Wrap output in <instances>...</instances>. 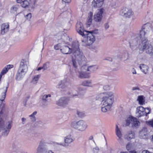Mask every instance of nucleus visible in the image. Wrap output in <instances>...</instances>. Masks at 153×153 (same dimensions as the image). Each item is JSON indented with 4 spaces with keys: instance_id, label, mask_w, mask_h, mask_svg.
Segmentation results:
<instances>
[{
    "instance_id": "ddd939ff",
    "label": "nucleus",
    "mask_w": 153,
    "mask_h": 153,
    "mask_svg": "<svg viewBox=\"0 0 153 153\" xmlns=\"http://www.w3.org/2000/svg\"><path fill=\"white\" fill-rule=\"evenodd\" d=\"M13 65H8L5 66L2 70L0 74V79H1L3 75L6 74L9 69L12 68Z\"/></svg>"
},
{
    "instance_id": "7c9ffc66",
    "label": "nucleus",
    "mask_w": 153,
    "mask_h": 153,
    "mask_svg": "<svg viewBox=\"0 0 153 153\" xmlns=\"http://www.w3.org/2000/svg\"><path fill=\"white\" fill-rule=\"evenodd\" d=\"M37 114V112L35 111L32 114L30 115V117L32 121H34L36 120V118L34 115H36Z\"/></svg>"
},
{
    "instance_id": "4468645a",
    "label": "nucleus",
    "mask_w": 153,
    "mask_h": 153,
    "mask_svg": "<svg viewBox=\"0 0 153 153\" xmlns=\"http://www.w3.org/2000/svg\"><path fill=\"white\" fill-rule=\"evenodd\" d=\"M104 1V0H94L92 2V5L94 7H100L102 6Z\"/></svg>"
},
{
    "instance_id": "a211bd4d",
    "label": "nucleus",
    "mask_w": 153,
    "mask_h": 153,
    "mask_svg": "<svg viewBox=\"0 0 153 153\" xmlns=\"http://www.w3.org/2000/svg\"><path fill=\"white\" fill-rule=\"evenodd\" d=\"M140 68L142 72L146 74L148 72L149 70V67L147 65L142 64L140 66Z\"/></svg>"
},
{
    "instance_id": "9d476101",
    "label": "nucleus",
    "mask_w": 153,
    "mask_h": 153,
    "mask_svg": "<svg viewBox=\"0 0 153 153\" xmlns=\"http://www.w3.org/2000/svg\"><path fill=\"white\" fill-rule=\"evenodd\" d=\"M103 9L102 8L99 10L97 13L94 16V20L97 22L101 21L102 18V14L103 12Z\"/></svg>"
},
{
    "instance_id": "39448f33",
    "label": "nucleus",
    "mask_w": 153,
    "mask_h": 153,
    "mask_svg": "<svg viewBox=\"0 0 153 153\" xmlns=\"http://www.w3.org/2000/svg\"><path fill=\"white\" fill-rule=\"evenodd\" d=\"M3 114V112L2 110H1L0 112V128L2 129V130H4L6 129L8 130H6L5 131V133H3L4 135H5V133H7L6 135H7L8 133L9 130L12 126V121H9L8 122V124H7V126L5 127L4 124V122L2 119V117Z\"/></svg>"
},
{
    "instance_id": "f257e3e1",
    "label": "nucleus",
    "mask_w": 153,
    "mask_h": 153,
    "mask_svg": "<svg viewBox=\"0 0 153 153\" xmlns=\"http://www.w3.org/2000/svg\"><path fill=\"white\" fill-rule=\"evenodd\" d=\"M61 52L64 54H68L73 53L74 55L77 59L78 64L79 65H82V63L86 61V59L84 56L82 55V53L80 51L79 45L78 43H74L72 44L71 48H70L68 46H63L60 48Z\"/></svg>"
},
{
    "instance_id": "412c9836",
    "label": "nucleus",
    "mask_w": 153,
    "mask_h": 153,
    "mask_svg": "<svg viewBox=\"0 0 153 153\" xmlns=\"http://www.w3.org/2000/svg\"><path fill=\"white\" fill-rule=\"evenodd\" d=\"M29 4L30 3L27 0H23L21 5L22 7L24 8H26L28 7Z\"/></svg>"
},
{
    "instance_id": "cd10ccee",
    "label": "nucleus",
    "mask_w": 153,
    "mask_h": 153,
    "mask_svg": "<svg viewBox=\"0 0 153 153\" xmlns=\"http://www.w3.org/2000/svg\"><path fill=\"white\" fill-rule=\"evenodd\" d=\"M91 82L89 80H85L83 81L82 83V85L86 86H90L91 85Z\"/></svg>"
},
{
    "instance_id": "6ab92c4d",
    "label": "nucleus",
    "mask_w": 153,
    "mask_h": 153,
    "mask_svg": "<svg viewBox=\"0 0 153 153\" xmlns=\"http://www.w3.org/2000/svg\"><path fill=\"white\" fill-rule=\"evenodd\" d=\"M25 60L23 59H22L20 63V66L19 70H22V69H25L27 67V71L28 70V67L27 65H25L24 63Z\"/></svg>"
},
{
    "instance_id": "6e6552de",
    "label": "nucleus",
    "mask_w": 153,
    "mask_h": 153,
    "mask_svg": "<svg viewBox=\"0 0 153 153\" xmlns=\"http://www.w3.org/2000/svg\"><path fill=\"white\" fill-rule=\"evenodd\" d=\"M137 109L138 111L137 114L138 117L144 115L147 116L148 114L150 113V109L149 108H144L142 106L137 107Z\"/></svg>"
},
{
    "instance_id": "f704fd0d",
    "label": "nucleus",
    "mask_w": 153,
    "mask_h": 153,
    "mask_svg": "<svg viewBox=\"0 0 153 153\" xmlns=\"http://www.w3.org/2000/svg\"><path fill=\"white\" fill-rule=\"evenodd\" d=\"M61 47L60 44H58L54 46V48L56 50H58L59 49H60Z\"/></svg>"
},
{
    "instance_id": "473e14b6",
    "label": "nucleus",
    "mask_w": 153,
    "mask_h": 153,
    "mask_svg": "<svg viewBox=\"0 0 153 153\" xmlns=\"http://www.w3.org/2000/svg\"><path fill=\"white\" fill-rule=\"evenodd\" d=\"M77 114L78 116L80 117H84L85 116V113L82 112H80L79 111H77Z\"/></svg>"
},
{
    "instance_id": "2eb2a0df",
    "label": "nucleus",
    "mask_w": 153,
    "mask_h": 153,
    "mask_svg": "<svg viewBox=\"0 0 153 153\" xmlns=\"http://www.w3.org/2000/svg\"><path fill=\"white\" fill-rule=\"evenodd\" d=\"M9 25L7 23H3L1 25V34L4 35L9 30Z\"/></svg>"
},
{
    "instance_id": "8fccbe9b",
    "label": "nucleus",
    "mask_w": 153,
    "mask_h": 153,
    "mask_svg": "<svg viewBox=\"0 0 153 153\" xmlns=\"http://www.w3.org/2000/svg\"><path fill=\"white\" fill-rule=\"evenodd\" d=\"M106 60H109L110 61H112V59L111 58H109V59H106Z\"/></svg>"
},
{
    "instance_id": "1a4fd4ad",
    "label": "nucleus",
    "mask_w": 153,
    "mask_h": 153,
    "mask_svg": "<svg viewBox=\"0 0 153 153\" xmlns=\"http://www.w3.org/2000/svg\"><path fill=\"white\" fill-rule=\"evenodd\" d=\"M149 29V26L147 24H145L142 26L141 30L140 31L139 35V37L141 39L142 41L145 39H147L145 38V36Z\"/></svg>"
},
{
    "instance_id": "c756f323",
    "label": "nucleus",
    "mask_w": 153,
    "mask_h": 153,
    "mask_svg": "<svg viewBox=\"0 0 153 153\" xmlns=\"http://www.w3.org/2000/svg\"><path fill=\"white\" fill-rule=\"evenodd\" d=\"M133 14V13L132 10L130 9H128V11L127 12L124 16L125 17H130Z\"/></svg>"
},
{
    "instance_id": "79ce46f5",
    "label": "nucleus",
    "mask_w": 153,
    "mask_h": 153,
    "mask_svg": "<svg viewBox=\"0 0 153 153\" xmlns=\"http://www.w3.org/2000/svg\"><path fill=\"white\" fill-rule=\"evenodd\" d=\"M104 89L105 90H107L109 89V87L108 85L104 86L103 87Z\"/></svg>"
},
{
    "instance_id": "b1692460",
    "label": "nucleus",
    "mask_w": 153,
    "mask_h": 153,
    "mask_svg": "<svg viewBox=\"0 0 153 153\" xmlns=\"http://www.w3.org/2000/svg\"><path fill=\"white\" fill-rule=\"evenodd\" d=\"M129 8L126 7H123V9L120 11V13L122 15L124 16L127 12L128 11Z\"/></svg>"
},
{
    "instance_id": "aec40b11",
    "label": "nucleus",
    "mask_w": 153,
    "mask_h": 153,
    "mask_svg": "<svg viewBox=\"0 0 153 153\" xmlns=\"http://www.w3.org/2000/svg\"><path fill=\"white\" fill-rule=\"evenodd\" d=\"M137 100L140 105H142L145 104V101L143 96H139L138 97Z\"/></svg>"
},
{
    "instance_id": "37998d69",
    "label": "nucleus",
    "mask_w": 153,
    "mask_h": 153,
    "mask_svg": "<svg viewBox=\"0 0 153 153\" xmlns=\"http://www.w3.org/2000/svg\"><path fill=\"white\" fill-rule=\"evenodd\" d=\"M23 0H16V3L22 4L23 1Z\"/></svg>"
},
{
    "instance_id": "09e8293b",
    "label": "nucleus",
    "mask_w": 153,
    "mask_h": 153,
    "mask_svg": "<svg viewBox=\"0 0 153 153\" xmlns=\"http://www.w3.org/2000/svg\"><path fill=\"white\" fill-rule=\"evenodd\" d=\"M151 141L153 143V135L152 136V138L151 139Z\"/></svg>"
},
{
    "instance_id": "a878e982",
    "label": "nucleus",
    "mask_w": 153,
    "mask_h": 153,
    "mask_svg": "<svg viewBox=\"0 0 153 153\" xmlns=\"http://www.w3.org/2000/svg\"><path fill=\"white\" fill-rule=\"evenodd\" d=\"M19 5H13L10 8V10L12 13H16L18 10Z\"/></svg>"
},
{
    "instance_id": "7ed1b4c3",
    "label": "nucleus",
    "mask_w": 153,
    "mask_h": 153,
    "mask_svg": "<svg viewBox=\"0 0 153 153\" xmlns=\"http://www.w3.org/2000/svg\"><path fill=\"white\" fill-rule=\"evenodd\" d=\"M102 97L103 103L101 108V110L102 111L105 112L110 110L113 103V94L111 92H106L98 95L97 97L99 99Z\"/></svg>"
},
{
    "instance_id": "603ef678",
    "label": "nucleus",
    "mask_w": 153,
    "mask_h": 153,
    "mask_svg": "<svg viewBox=\"0 0 153 153\" xmlns=\"http://www.w3.org/2000/svg\"><path fill=\"white\" fill-rule=\"evenodd\" d=\"M48 153H54L52 151L49 150L48 151Z\"/></svg>"
},
{
    "instance_id": "f3484780",
    "label": "nucleus",
    "mask_w": 153,
    "mask_h": 153,
    "mask_svg": "<svg viewBox=\"0 0 153 153\" xmlns=\"http://www.w3.org/2000/svg\"><path fill=\"white\" fill-rule=\"evenodd\" d=\"M78 76L80 78H89L90 77V74L85 72H79Z\"/></svg>"
},
{
    "instance_id": "ea45409f",
    "label": "nucleus",
    "mask_w": 153,
    "mask_h": 153,
    "mask_svg": "<svg viewBox=\"0 0 153 153\" xmlns=\"http://www.w3.org/2000/svg\"><path fill=\"white\" fill-rule=\"evenodd\" d=\"M31 13H29L26 15V18L27 19L30 20L31 17Z\"/></svg>"
},
{
    "instance_id": "bf43d9fd",
    "label": "nucleus",
    "mask_w": 153,
    "mask_h": 153,
    "mask_svg": "<svg viewBox=\"0 0 153 153\" xmlns=\"http://www.w3.org/2000/svg\"><path fill=\"white\" fill-rule=\"evenodd\" d=\"M146 111V112H148V111L147 110V111Z\"/></svg>"
},
{
    "instance_id": "5fc2aeb1",
    "label": "nucleus",
    "mask_w": 153,
    "mask_h": 153,
    "mask_svg": "<svg viewBox=\"0 0 153 153\" xmlns=\"http://www.w3.org/2000/svg\"><path fill=\"white\" fill-rule=\"evenodd\" d=\"M86 66V65H83L82 66V67H81V69L82 70V68L84 67L85 66Z\"/></svg>"
},
{
    "instance_id": "4d7b16f0",
    "label": "nucleus",
    "mask_w": 153,
    "mask_h": 153,
    "mask_svg": "<svg viewBox=\"0 0 153 153\" xmlns=\"http://www.w3.org/2000/svg\"><path fill=\"white\" fill-rule=\"evenodd\" d=\"M136 72H135V73H133V74H134V73H135V74H136Z\"/></svg>"
},
{
    "instance_id": "6e6d98bb",
    "label": "nucleus",
    "mask_w": 153,
    "mask_h": 153,
    "mask_svg": "<svg viewBox=\"0 0 153 153\" xmlns=\"http://www.w3.org/2000/svg\"><path fill=\"white\" fill-rule=\"evenodd\" d=\"M120 153H128L126 152H121Z\"/></svg>"
},
{
    "instance_id": "de8ad7c7",
    "label": "nucleus",
    "mask_w": 153,
    "mask_h": 153,
    "mask_svg": "<svg viewBox=\"0 0 153 153\" xmlns=\"http://www.w3.org/2000/svg\"><path fill=\"white\" fill-rule=\"evenodd\" d=\"M129 153H137V152L134 150H132L129 152Z\"/></svg>"
},
{
    "instance_id": "bb28decb",
    "label": "nucleus",
    "mask_w": 153,
    "mask_h": 153,
    "mask_svg": "<svg viewBox=\"0 0 153 153\" xmlns=\"http://www.w3.org/2000/svg\"><path fill=\"white\" fill-rule=\"evenodd\" d=\"M7 88L4 92L2 93L1 95H0V100L1 101H3L5 99L6 97V93L7 92Z\"/></svg>"
},
{
    "instance_id": "20e7f679",
    "label": "nucleus",
    "mask_w": 153,
    "mask_h": 153,
    "mask_svg": "<svg viewBox=\"0 0 153 153\" xmlns=\"http://www.w3.org/2000/svg\"><path fill=\"white\" fill-rule=\"evenodd\" d=\"M140 51H142L145 50L146 53L149 54L153 53V48L152 45L149 43L147 39H145L142 41L141 44L138 46Z\"/></svg>"
},
{
    "instance_id": "58836bf2",
    "label": "nucleus",
    "mask_w": 153,
    "mask_h": 153,
    "mask_svg": "<svg viewBox=\"0 0 153 153\" xmlns=\"http://www.w3.org/2000/svg\"><path fill=\"white\" fill-rule=\"evenodd\" d=\"M76 60V59H73L72 60L73 66L75 68H76L77 67Z\"/></svg>"
},
{
    "instance_id": "2f4dec72",
    "label": "nucleus",
    "mask_w": 153,
    "mask_h": 153,
    "mask_svg": "<svg viewBox=\"0 0 153 153\" xmlns=\"http://www.w3.org/2000/svg\"><path fill=\"white\" fill-rule=\"evenodd\" d=\"M147 124L153 128V119L151 120L146 121Z\"/></svg>"
},
{
    "instance_id": "f03ea898",
    "label": "nucleus",
    "mask_w": 153,
    "mask_h": 153,
    "mask_svg": "<svg viewBox=\"0 0 153 153\" xmlns=\"http://www.w3.org/2000/svg\"><path fill=\"white\" fill-rule=\"evenodd\" d=\"M76 30L77 32L82 36L86 35L87 36V39L86 42L87 46L92 45L95 41V38L94 34H97L98 30H95L92 31H88L85 30L82 23L80 22H78L76 25Z\"/></svg>"
},
{
    "instance_id": "4c0bfd02",
    "label": "nucleus",
    "mask_w": 153,
    "mask_h": 153,
    "mask_svg": "<svg viewBox=\"0 0 153 153\" xmlns=\"http://www.w3.org/2000/svg\"><path fill=\"white\" fill-rule=\"evenodd\" d=\"M51 95L50 94L44 95L42 97V100H46V99L48 97H50Z\"/></svg>"
},
{
    "instance_id": "4be33fe9",
    "label": "nucleus",
    "mask_w": 153,
    "mask_h": 153,
    "mask_svg": "<svg viewBox=\"0 0 153 153\" xmlns=\"http://www.w3.org/2000/svg\"><path fill=\"white\" fill-rule=\"evenodd\" d=\"M134 135L132 132L131 131V133H128L126 136L125 137V139H127L128 140H131L132 138H134Z\"/></svg>"
},
{
    "instance_id": "f8f14e48",
    "label": "nucleus",
    "mask_w": 153,
    "mask_h": 153,
    "mask_svg": "<svg viewBox=\"0 0 153 153\" xmlns=\"http://www.w3.org/2000/svg\"><path fill=\"white\" fill-rule=\"evenodd\" d=\"M20 72H18L16 75V79L17 80H20L23 77V76H24L27 72V67L25 69H22L20 70Z\"/></svg>"
},
{
    "instance_id": "3c124183",
    "label": "nucleus",
    "mask_w": 153,
    "mask_h": 153,
    "mask_svg": "<svg viewBox=\"0 0 153 153\" xmlns=\"http://www.w3.org/2000/svg\"><path fill=\"white\" fill-rule=\"evenodd\" d=\"M93 136H91L90 137L89 139V140H91L92 139H93Z\"/></svg>"
},
{
    "instance_id": "c9c22d12",
    "label": "nucleus",
    "mask_w": 153,
    "mask_h": 153,
    "mask_svg": "<svg viewBox=\"0 0 153 153\" xmlns=\"http://www.w3.org/2000/svg\"><path fill=\"white\" fill-rule=\"evenodd\" d=\"M46 68V64H43V66L42 67H39L38 68L37 70L39 71V70H41L42 69H45Z\"/></svg>"
},
{
    "instance_id": "13d9d810",
    "label": "nucleus",
    "mask_w": 153,
    "mask_h": 153,
    "mask_svg": "<svg viewBox=\"0 0 153 153\" xmlns=\"http://www.w3.org/2000/svg\"><path fill=\"white\" fill-rule=\"evenodd\" d=\"M130 47H131V45H130Z\"/></svg>"
},
{
    "instance_id": "423d86ee",
    "label": "nucleus",
    "mask_w": 153,
    "mask_h": 153,
    "mask_svg": "<svg viewBox=\"0 0 153 153\" xmlns=\"http://www.w3.org/2000/svg\"><path fill=\"white\" fill-rule=\"evenodd\" d=\"M130 124L132 127H137L140 125V123L138 120L133 117H129L126 120V125L128 126Z\"/></svg>"
},
{
    "instance_id": "a18cd8bd",
    "label": "nucleus",
    "mask_w": 153,
    "mask_h": 153,
    "mask_svg": "<svg viewBox=\"0 0 153 153\" xmlns=\"http://www.w3.org/2000/svg\"><path fill=\"white\" fill-rule=\"evenodd\" d=\"M139 87H133V88L132 89V90H133V91H134L136 90H139Z\"/></svg>"
},
{
    "instance_id": "c85d7f7f",
    "label": "nucleus",
    "mask_w": 153,
    "mask_h": 153,
    "mask_svg": "<svg viewBox=\"0 0 153 153\" xmlns=\"http://www.w3.org/2000/svg\"><path fill=\"white\" fill-rule=\"evenodd\" d=\"M73 141L72 139L71 138V135H69L67 136L66 139L65 140V143H69Z\"/></svg>"
},
{
    "instance_id": "49530a36",
    "label": "nucleus",
    "mask_w": 153,
    "mask_h": 153,
    "mask_svg": "<svg viewBox=\"0 0 153 153\" xmlns=\"http://www.w3.org/2000/svg\"><path fill=\"white\" fill-rule=\"evenodd\" d=\"M105 27L106 29H108L109 27V25L108 24L106 23L105 25Z\"/></svg>"
},
{
    "instance_id": "72a5a7b5",
    "label": "nucleus",
    "mask_w": 153,
    "mask_h": 153,
    "mask_svg": "<svg viewBox=\"0 0 153 153\" xmlns=\"http://www.w3.org/2000/svg\"><path fill=\"white\" fill-rule=\"evenodd\" d=\"M94 70V66L88 67L87 70V71H90L91 72L93 71Z\"/></svg>"
},
{
    "instance_id": "0eeeda50",
    "label": "nucleus",
    "mask_w": 153,
    "mask_h": 153,
    "mask_svg": "<svg viewBox=\"0 0 153 153\" xmlns=\"http://www.w3.org/2000/svg\"><path fill=\"white\" fill-rule=\"evenodd\" d=\"M72 125L74 128L81 131L85 130L87 127L85 123L83 120H80L77 122L73 123Z\"/></svg>"
},
{
    "instance_id": "393cba45",
    "label": "nucleus",
    "mask_w": 153,
    "mask_h": 153,
    "mask_svg": "<svg viewBox=\"0 0 153 153\" xmlns=\"http://www.w3.org/2000/svg\"><path fill=\"white\" fill-rule=\"evenodd\" d=\"M43 143L42 141V140L40 142L39 146L37 149V153H40L43 150V148L42 147L43 146Z\"/></svg>"
},
{
    "instance_id": "c03bdc74",
    "label": "nucleus",
    "mask_w": 153,
    "mask_h": 153,
    "mask_svg": "<svg viewBox=\"0 0 153 153\" xmlns=\"http://www.w3.org/2000/svg\"><path fill=\"white\" fill-rule=\"evenodd\" d=\"M126 148L128 150L130 149V146L129 144H128L127 145Z\"/></svg>"
},
{
    "instance_id": "dca6fc26",
    "label": "nucleus",
    "mask_w": 153,
    "mask_h": 153,
    "mask_svg": "<svg viewBox=\"0 0 153 153\" xmlns=\"http://www.w3.org/2000/svg\"><path fill=\"white\" fill-rule=\"evenodd\" d=\"M93 13L92 12H90L88 13V16L87 19L86 26L88 27L91 25L92 21V17Z\"/></svg>"
},
{
    "instance_id": "e433bc0d",
    "label": "nucleus",
    "mask_w": 153,
    "mask_h": 153,
    "mask_svg": "<svg viewBox=\"0 0 153 153\" xmlns=\"http://www.w3.org/2000/svg\"><path fill=\"white\" fill-rule=\"evenodd\" d=\"M40 75H38L35 76H34L33 78V80L35 81L36 82L39 79L40 77Z\"/></svg>"
},
{
    "instance_id": "864d4df0",
    "label": "nucleus",
    "mask_w": 153,
    "mask_h": 153,
    "mask_svg": "<svg viewBox=\"0 0 153 153\" xmlns=\"http://www.w3.org/2000/svg\"><path fill=\"white\" fill-rule=\"evenodd\" d=\"M25 120H26V119L24 118H22V120L23 122Z\"/></svg>"
},
{
    "instance_id": "9b49d317",
    "label": "nucleus",
    "mask_w": 153,
    "mask_h": 153,
    "mask_svg": "<svg viewBox=\"0 0 153 153\" xmlns=\"http://www.w3.org/2000/svg\"><path fill=\"white\" fill-rule=\"evenodd\" d=\"M69 101L68 97H63L61 98L57 102V104L59 106L64 107L67 105Z\"/></svg>"
},
{
    "instance_id": "5701e85b",
    "label": "nucleus",
    "mask_w": 153,
    "mask_h": 153,
    "mask_svg": "<svg viewBox=\"0 0 153 153\" xmlns=\"http://www.w3.org/2000/svg\"><path fill=\"white\" fill-rule=\"evenodd\" d=\"M116 131L117 136L119 139L121 138L122 137V134L117 125H116Z\"/></svg>"
},
{
    "instance_id": "a19ab883",
    "label": "nucleus",
    "mask_w": 153,
    "mask_h": 153,
    "mask_svg": "<svg viewBox=\"0 0 153 153\" xmlns=\"http://www.w3.org/2000/svg\"><path fill=\"white\" fill-rule=\"evenodd\" d=\"M71 0H62V2H64L65 3H69L71 1Z\"/></svg>"
}]
</instances>
